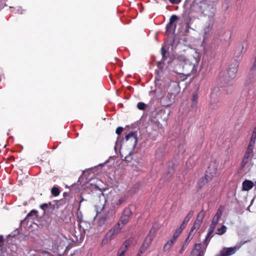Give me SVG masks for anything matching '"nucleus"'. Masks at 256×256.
<instances>
[{
  "instance_id": "53",
  "label": "nucleus",
  "mask_w": 256,
  "mask_h": 256,
  "mask_svg": "<svg viewBox=\"0 0 256 256\" xmlns=\"http://www.w3.org/2000/svg\"><path fill=\"white\" fill-rule=\"evenodd\" d=\"M161 114V113H164L165 114L166 113V112L164 110H160L158 112V114Z\"/></svg>"
},
{
  "instance_id": "22",
  "label": "nucleus",
  "mask_w": 256,
  "mask_h": 256,
  "mask_svg": "<svg viewBox=\"0 0 256 256\" xmlns=\"http://www.w3.org/2000/svg\"><path fill=\"white\" fill-rule=\"evenodd\" d=\"M198 100V94L196 93L192 94V108H196V106Z\"/></svg>"
},
{
  "instance_id": "56",
  "label": "nucleus",
  "mask_w": 256,
  "mask_h": 256,
  "mask_svg": "<svg viewBox=\"0 0 256 256\" xmlns=\"http://www.w3.org/2000/svg\"><path fill=\"white\" fill-rule=\"evenodd\" d=\"M172 172H173L172 169H171V170H169V172H168V174H172Z\"/></svg>"
},
{
  "instance_id": "26",
  "label": "nucleus",
  "mask_w": 256,
  "mask_h": 256,
  "mask_svg": "<svg viewBox=\"0 0 256 256\" xmlns=\"http://www.w3.org/2000/svg\"><path fill=\"white\" fill-rule=\"evenodd\" d=\"M253 149L252 148L248 147L247 150L244 156L248 158H252L253 156Z\"/></svg>"
},
{
  "instance_id": "42",
  "label": "nucleus",
  "mask_w": 256,
  "mask_h": 256,
  "mask_svg": "<svg viewBox=\"0 0 256 256\" xmlns=\"http://www.w3.org/2000/svg\"><path fill=\"white\" fill-rule=\"evenodd\" d=\"M254 144H255V142L250 140L248 147L254 148Z\"/></svg>"
},
{
  "instance_id": "15",
  "label": "nucleus",
  "mask_w": 256,
  "mask_h": 256,
  "mask_svg": "<svg viewBox=\"0 0 256 256\" xmlns=\"http://www.w3.org/2000/svg\"><path fill=\"white\" fill-rule=\"evenodd\" d=\"M192 231L190 230L188 236V238L185 240L184 243L182 244V247L179 250V253L180 254H182L184 252V251L185 250V249L187 247L190 240L192 238L194 234H195V233H193L192 234Z\"/></svg>"
},
{
  "instance_id": "10",
  "label": "nucleus",
  "mask_w": 256,
  "mask_h": 256,
  "mask_svg": "<svg viewBox=\"0 0 256 256\" xmlns=\"http://www.w3.org/2000/svg\"><path fill=\"white\" fill-rule=\"evenodd\" d=\"M216 172V168L212 170V172H211V166H210L208 168V170L206 171L204 176L198 182L199 186L202 187V185L210 181L213 178Z\"/></svg>"
},
{
  "instance_id": "45",
  "label": "nucleus",
  "mask_w": 256,
  "mask_h": 256,
  "mask_svg": "<svg viewBox=\"0 0 256 256\" xmlns=\"http://www.w3.org/2000/svg\"><path fill=\"white\" fill-rule=\"evenodd\" d=\"M168 0L172 4H178L181 1V0Z\"/></svg>"
},
{
  "instance_id": "44",
  "label": "nucleus",
  "mask_w": 256,
  "mask_h": 256,
  "mask_svg": "<svg viewBox=\"0 0 256 256\" xmlns=\"http://www.w3.org/2000/svg\"><path fill=\"white\" fill-rule=\"evenodd\" d=\"M256 132H254L252 135L250 140H253L254 142H256Z\"/></svg>"
},
{
  "instance_id": "28",
  "label": "nucleus",
  "mask_w": 256,
  "mask_h": 256,
  "mask_svg": "<svg viewBox=\"0 0 256 256\" xmlns=\"http://www.w3.org/2000/svg\"><path fill=\"white\" fill-rule=\"evenodd\" d=\"M162 100L163 102H164L166 101V103L164 104L165 106H170L172 104V101L171 100L168 98V96H164V97H162Z\"/></svg>"
},
{
  "instance_id": "37",
  "label": "nucleus",
  "mask_w": 256,
  "mask_h": 256,
  "mask_svg": "<svg viewBox=\"0 0 256 256\" xmlns=\"http://www.w3.org/2000/svg\"><path fill=\"white\" fill-rule=\"evenodd\" d=\"M148 248V246H146L145 244H143L140 249L139 252L142 254Z\"/></svg>"
},
{
  "instance_id": "16",
  "label": "nucleus",
  "mask_w": 256,
  "mask_h": 256,
  "mask_svg": "<svg viewBox=\"0 0 256 256\" xmlns=\"http://www.w3.org/2000/svg\"><path fill=\"white\" fill-rule=\"evenodd\" d=\"M218 98H215V96L214 94H212L210 96V108L212 110H215L217 108L218 106Z\"/></svg>"
},
{
  "instance_id": "57",
  "label": "nucleus",
  "mask_w": 256,
  "mask_h": 256,
  "mask_svg": "<svg viewBox=\"0 0 256 256\" xmlns=\"http://www.w3.org/2000/svg\"><path fill=\"white\" fill-rule=\"evenodd\" d=\"M142 254L140 253L139 252H138V254H136V256H142Z\"/></svg>"
},
{
  "instance_id": "13",
  "label": "nucleus",
  "mask_w": 256,
  "mask_h": 256,
  "mask_svg": "<svg viewBox=\"0 0 256 256\" xmlns=\"http://www.w3.org/2000/svg\"><path fill=\"white\" fill-rule=\"evenodd\" d=\"M217 224L211 222L208 229V234L204 238L206 246H207L210 239L214 236L213 233L216 229Z\"/></svg>"
},
{
  "instance_id": "8",
  "label": "nucleus",
  "mask_w": 256,
  "mask_h": 256,
  "mask_svg": "<svg viewBox=\"0 0 256 256\" xmlns=\"http://www.w3.org/2000/svg\"><path fill=\"white\" fill-rule=\"evenodd\" d=\"M248 242H250V240L241 242L239 244H237L234 247L224 248L220 252L218 255L220 256H230L234 254L242 246L244 245Z\"/></svg>"
},
{
  "instance_id": "39",
  "label": "nucleus",
  "mask_w": 256,
  "mask_h": 256,
  "mask_svg": "<svg viewBox=\"0 0 256 256\" xmlns=\"http://www.w3.org/2000/svg\"><path fill=\"white\" fill-rule=\"evenodd\" d=\"M185 26H186V30H185L186 32H188L189 30L192 28L190 26L189 21H186L185 22Z\"/></svg>"
},
{
  "instance_id": "38",
  "label": "nucleus",
  "mask_w": 256,
  "mask_h": 256,
  "mask_svg": "<svg viewBox=\"0 0 256 256\" xmlns=\"http://www.w3.org/2000/svg\"><path fill=\"white\" fill-rule=\"evenodd\" d=\"M250 158L246 156H244V158L242 160V166L244 167L246 165V164L248 162V159Z\"/></svg>"
},
{
  "instance_id": "34",
  "label": "nucleus",
  "mask_w": 256,
  "mask_h": 256,
  "mask_svg": "<svg viewBox=\"0 0 256 256\" xmlns=\"http://www.w3.org/2000/svg\"><path fill=\"white\" fill-rule=\"evenodd\" d=\"M184 230L183 228H182L181 226L179 228L177 229L173 234V236L176 238L179 236V235L181 234L182 230Z\"/></svg>"
},
{
  "instance_id": "5",
  "label": "nucleus",
  "mask_w": 256,
  "mask_h": 256,
  "mask_svg": "<svg viewBox=\"0 0 256 256\" xmlns=\"http://www.w3.org/2000/svg\"><path fill=\"white\" fill-rule=\"evenodd\" d=\"M68 243V240L62 235L56 238L52 245V248L60 254H63L66 251Z\"/></svg>"
},
{
  "instance_id": "19",
  "label": "nucleus",
  "mask_w": 256,
  "mask_h": 256,
  "mask_svg": "<svg viewBox=\"0 0 256 256\" xmlns=\"http://www.w3.org/2000/svg\"><path fill=\"white\" fill-rule=\"evenodd\" d=\"M254 186V183L251 180H246L242 182L243 190L248 191L252 189Z\"/></svg>"
},
{
  "instance_id": "6",
  "label": "nucleus",
  "mask_w": 256,
  "mask_h": 256,
  "mask_svg": "<svg viewBox=\"0 0 256 256\" xmlns=\"http://www.w3.org/2000/svg\"><path fill=\"white\" fill-rule=\"evenodd\" d=\"M214 24V22H206L204 24L200 30V35L202 38L203 42H206L212 36Z\"/></svg>"
},
{
  "instance_id": "29",
  "label": "nucleus",
  "mask_w": 256,
  "mask_h": 256,
  "mask_svg": "<svg viewBox=\"0 0 256 256\" xmlns=\"http://www.w3.org/2000/svg\"><path fill=\"white\" fill-rule=\"evenodd\" d=\"M152 236H148L144 240V244H145L146 246H148V247L152 243Z\"/></svg>"
},
{
  "instance_id": "36",
  "label": "nucleus",
  "mask_w": 256,
  "mask_h": 256,
  "mask_svg": "<svg viewBox=\"0 0 256 256\" xmlns=\"http://www.w3.org/2000/svg\"><path fill=\"white\" fill-rule=\"evenodd\" d=\"M178 17L175 14L172 15L170 18L169 22H170V24H173V23L174 22L178 20Z\"/></svg>"
},
{
  "instance_id": "21",
  "label": "nucleus",
  "mask_w": 256,
  "mask_h": 256,
  "mask_svg": "<svg viewBox=\"0 0 256 256\" xmlns=\"http://www.w3.org/2000/svg\"><path fill=\"white\" fill-rule=\"evenodd\" d=\"M128 220H129V218L122 215V216L118 223H120V224H122V226H124L127 224Z\"/></svg>"
},
{
  "instance_id": "14",
  "label": "nucleus",
  "mask_w": 256,
  "mask_h": 256,
  "mask_svg": "<svg viewBox=\"0 0 256 256\" xmlns=\"http://www.w3.org/2000/svg\"><path fill=\"white\" fill-rule=\"evenodd\" d=\"M128 199V196L126 194L121 196L118 199L116 200L112 204V208H114L116 206H120L125 202Z\"/></svg>"
},
{
  "instance_id": "24",
  "label": "nucleus",
  "mask_w": 256,
  "mask_h": 256,
  "mask_svg": "<svg viewBox=\"0 0 256 256\" xmlns=\"http://www.w3.org/2000/svg\"><path fill=\"white\" fill-rule=\"evenodd\" d=\"M132 214V212L130 209L129 208H126L124 210L122 215L130 218Z\"/></svg>"
},
{
  "instance_id": "46",
  "label": "nucleus",
  "mask_w": 256,
  "mask_h": 256,
  "mask_svg": "<svg viewBox=\"0 0 256 256\" xmlns=\"http://www.w3.org/2000/svg\"><path fill=\"white\" fill-rule=\"evenodd\" d=\"M252 70H256V58H255V60H254V65H253V66L252 68Z\"/></svg>"
},
{
  "instance_id": "1",
  "label": "nucleus",
  "mask_w": 256,
  "mask_h": 256,
  "mask_svg": "<svg viewBox=\"0 0 256 256\" xmlns=\"http://www.w3.org/2000/svg\"><path fill=\"white\" fill-rule=\"evenodd\" d=\"M194 8L200 10L202 16L206 18V22H215L216 8L214 2L204 1L200 2L199 4H193L190 8L192 11L193 10Z\"/></svg>"
},
{
  "instance_id": "51",
  "label": "nucleus",
  "mask_w": 256,
  "mask_h": 256,
  "mask_svg": "<svg viewBox=\"0 0 256 256\" xmlns=\"http://www.w3.org/2000/svg\"><path fill=\"white\" fill-rule=\"evenodd\" d=\"M84 200H85L82 196H80V206L82 202Z\"/></svg>"
},
{
  "instance_id": "43",
  "label": "nucleus",
  "mask_w": 256,
  "mask_h": 256,
  "mask_svg": "<svg viewBox=\"0 0 256 256\" xmlns=\"http://www.w3.org/2000/svg\"><path fill=\"white\" fill-rule=\"evenodd\" d=\"M48 204H46V203H45V204H41V205L40 206V208L42 210H46V209L48 208Z\"/></svg>"
},
{
  "instance_id": "32",
  "label": "nucleus",
  "mask_w": 256,
  "mask_h": 256,
  "mask_svg": "<svg viewBox=\"0 0 256 256\" xmlns=\"http://www.w3.org/2000/svg\"><path fill=\"white\" fill-rule=\"evenodd\" d=\"M161 54L162 55V60L160 63L164 62L166 60V51L164 47H162L161 48Z\"/></svg>"
},
{
  "instance_id": "12",
  "label": "nucleus",
  "mask_w": 256,
  "mask_h": 256,
  "mask_svg": "<svg viewBox=\"0 0 256 256\" xmlns=\"http://www.w3.org/2000/svg\"><path fill=\"white\" fill-rule=\"evenodd\" d=\"M98 198L101 203L100 204H96L94 206L96 215L100 214L104 210L106 202V200L102 193L100 194Z\"/></svg>"
},
{
  "instance_id": "47",
  "label": "nucleus",
  "mask_w": 256,
  "mask_h": 256,
  "mask_svg": "<svg viewBox=\"0 0 256 256\" xmlns=\"http://www.w3.org/2000/svg\"><path fill=\"white\" fill-rule=\"evenodd\" d=\"M218 220H219L218 219L214 218H213L212 222L218 224Z\"/></svg>"
},
{
  "instance_id": "30",
  "label": "nucleus",
  "mask_w": 256,
  "mask_h": 256,
  "mask_svg": "<svg viewBox=\"0 0 256 256\" xmlns=\"http://www.w3.org/2000/svg\"><path fill=\"white\" fill-rule=\"evenodd\" d=\"M76 215H77V218H78V222L80 224V226L81 227L80 224H82L83 222H84L83 221V220H82V213L78 210L77 211V212H76Z\"/></svg>"
},
{
  "instance_id": "17",
  "label": "nucleus",
  "mask_w": 256,
  "mask_h": 256,
  "mask_svg": "<svg viewBox=\"0 0 256 256\" xmlns=\"http://www.w3.org/2000/svg\"><path fill=\"white\" fill-rule=\"evenodd\" d=\"M132 242V240L130 239H128V240H126L123 243L122 246L120 248L118 252H120L121 254H124L125 252H126V250H127V248H128V246L131 244Z\"/></svg>"
},
{
  "instance_id": "20",
  "label": "nucleus",
  "mask_w": 256,
  "mask_h": 256,
  "mask_svg": "<svg viewBox=\"0 0 256 256\" xmlns=\"http://www.w3.org/2000/svg\"><path fill=\"white\" fill-rule=\"evenodd\" d=\"M203 242L204 244V248L203 250H202L200 251H198V248L200 247L201 244H196L195 245V250H193L192 252L194 253L195 251H197L198 252L197 256H204V252H205L206 246V243H205L204 240Z\"/></svg>"
},
{
  "instance_id": "27",
  "label": "nucleus",
  "mask_w": 256,
  "mask_h": 256,
  "mask_svg": "<svg viewBox=\"0 0 256 256\" xmlns=\"http://www.w3.org/2000/svg\"><path fill=\"white\" fill-rule=\"evenodd\" d=\"M222 212H223L222 208L221 207L219 208H218V210H217V212H216V214H215V215L214 216V218L220 220L222 216Z\"/></svg>"
},
{
  "instance_id": "48",
  "label": "nucleus",
  "mask_w": 256,
  "mask_h": 256,
  "mask_svg": "<svg viewBox=\"0 0 256 256\" xmlns=\"http://www.w3.org/2000/svg\"><path fill=\"white\" fill-rule=\"evenodd\" d=\"M176 238H174L172 236V238L170 240H169L172 241V244H174V242H176Z\"/></svg>"
},
{
  "instance_id": "35",
  "label": "nucleus",
  "mask_w": 256,
  "mask_h": 256,
  "mask_svg": "<svg viewBox=\"0 0 256 256\" xmlns=\"http://www.w3.org/2000/svg\"><path fill=\"white\" fill-rule=\"evenodd\" d=\"M146 107V104L142 102H139L137 104V108L138 109L140 110H145Z\"/></svg>"
},
{
  "instance_id": "9",
  "label": "nucleus",
  "mask_w": 256,
  "mask_h": 256,
  "mask_svg": "<svg viewBox=\"0 0 256 256\" xmlns=\"http://www.w3.org/2000/svg\"><path fill=\"white\" fill-rule=\"evenodd\" d=\"M122 228V226H120V223H117L106 234L104 242H108L114 236L120 232Z\"/></svg>"
},
{
  "instance_id": "55",
  "label": "nucleus",
  "mask_w": 256,
  "mask_h": 256,
  "mask_svg": "<svg viewBox=\"0 0 256 256\" xmlns=\"http://www.w3.org/2000/svg\"><path fill=\"white\" fill-rule=\"evenodd\" d=\"M168 114H167V116L166 117H164L163 119L164 121V122H166V119H167V117H168Z\"/></svg>"
},
{
  "instance_id": "49",
  "label": "nucleus",
  "mask_w": 256,
  "mask_h": 256,
  "mask_svg": "<svg viewBox=\"0 0 256 256\" xmlns=\"http://www.w3.org/2000/svg\"><path fill=\"white\" fill-rule=\"evenodd\" d=\"M176 238H174L172 236V238L170 240H169L172 241V244H174V242H176Z\"/></svg>"
},
{
  "instance_id": "52",
  "label": "nucleus",
  "mask_w": 256,
  "mask_h": 256,
  "mask_svg": "<svg viewBox=\"0 0 256 256\" xmlns=\"http://www.w3.org/2000/svg\"><path fill=\"white\" fill-rule=\"evenodd\" d=\"M17 12L18 14H22V10H20L19 8L17 10Z\"/></svg>"
},
{
  "instance_id": "18",
  "label": "nucleus",
  "mask_w": 256,
  "mask_h": 256,
  "mask_svg": "<svg viewBox=\"0 0 256 256\" xmlns=\"http://www.w3.org/2000/svg\"><path fill=\"white\" fill-rule=\"evenodd\" d=\"M194 214V212L193 210H190L188 214L186 215V216L184 218L183 222L182 224L180 225V226L182 227V228H183L184 229L186 227V225L187 224L188 222L192 218Z\"/></svg>"
},
{
  "instance_id": "31",
  "label": "nucleus",
  "mask_w": 256,
  "mask_h": 256,
  "mask_svg": "<svg viewBox=\"0 0 256 256\" xmlns=\"http://www.w3.org/2000/svg\"><path fill=\"white\" fill-rule=\"evenodd\" d=\"M172 24H170V22H168L166 26V31L167 32H170L172 30L173 31L175 30V29L176 28V24H174V28L172 29Z\"/></svg>"
},
{
  "instance_id": "11",
  "label": "nucleus",
  "mask_w": 256,
  "mask_h": 256,
  "mask_svg": "<svg viewBox=\"0 0 256 256\" xmlns=\"http://www.w3.org/2000/svg\"><path fill=\"white\" fill-rule=\"evenodd\" d=\"M204 216L205 212L204 210H202L197 216L196 220H195L193 226L191 228L190 230L192 231V234L196 233L197 230L200 228Z\"/></svg>"
},
{
  "instance_id": "54",
  "label": "nucleus",
  "mask_w": 256,
  "mask_h": 256,
  "mask_svg": "<svg viewBox=\"0 0 256 256\" xmlns=\"http://www.w3.org/2000/svg\"><path fill=\"white\" fill-rule=\"evenodd\" d=\"M118 256H124V254L118 252Z\"/></svg>"
},
{
  "instance_id": "25",
  "label": "nucleus",
  "mask_w": 256,
  "mask_h": 256,
  "mask_svg": "<svg viewBox=\"0 0 256 256\" xmlns=\"http://www.w3.org/2000/svg\"><path fill=\"white\" fill-rule=\"evenodd\" d=\"M173 244L172 241L168 240L166 244L164 246L163 250L164 252H168V251L171 247L172 246Z\"/></svg>"
},
{
  "instance_id": "7",
  "label": "nucleus",
  "mask_w": 256,
  "mask_h": 256,
  "mask_svg": "<svg viewBox=\"0 0 256 256\" xmlns=\"http://www.w3.org/2000/svg\"><path fill=\"white\" fill-rule=\"evenodd\" d=\"M124 140L128 142H132V150L129 152L128 154L124 158L126 161L129 162L132 159L131 156L133 154L132 151L135 148L138 142L137 134L136 132H131L128 134L126 136Z\"/></svg>"
},
{
  "instance_id": "50",
  "label": "nucleus",
  "mask_w": 256,
  "mask_h": 256,
  "mask_svg": "<svg viewBox=\"0 0 256 256\" xmlns=\"http://www.w3.org/2000/svg\"><path fill=\"white\" fill-rule=\"evenodd\" d=\"M12 252H15L16 250V246L14 245V246H12Z\"/></svg>"
},
{
  "instance_id": "41",
  "label": "nucleus",
  "mask_w": 256,
  "mask_h": 256,
  "mask_svg": "<svg viewBox=\"0 0 256 256\" xmlns=\"http://www.w3.org/2000/svg\"><path fill=\"white\" fill-rule=\"evenodd\" d=\"M123 130V128L122 127H121V126H119L118 127L116 130V134H118V135H120V134L122 133V131Z\"/></svg>"
},
{
  "instance_id": "23",
  "label": "nucleus",
  "mask_w": 256,
  "mask_h": 256,
  "mask_svg": "<svg viewBox=\"0 0 256 256\" xmlns=\"http://www.w3.org/2000/svg\"><path fill=\"white\" fill-rule=\"evenodd\" d=\"M226 229H227L226 226L223 225L220 228H218L217 230V231L215 234H218V235H222L226 232Z\"/></svg>"
},
{
  "instance_id": "2",
  "label": "nucleus",
  "mask_w": 256,
  "mask_h": 256,
  "mask_svg": "<svg viewBox=\"0 0 256 256\" xmlns=\"http://www.w3.org/2000/svg\"><path fill=\"white\" fill-rule=\"evenodd\" d=\"M237 70V66L235 64L233 67L230 66L226 72H220L218 81L220 86L226 87L232 85V80L236 76Z\"/></svg>"
},
{
  "instance_id": "58",
  "label": "nucleus",
  "mask_w": 256,
  "mask_h": 256,
  "mask_svg": "<svg viewBox=\"0 0 256 256\" xmlns=\"http://www.w3.org/2000/svg\"><path fill=\"white\" fill-rule=\"evenodd\" d=\"M216 256H220L218 254L216 255Z\"/></svg>"
},
{
  "instance_id": "4",
  "label": "nucleus",
  "mask_w": 256,
  "mask_h": 256,
  "mask_svg": "<svg viewBox=\"0 0 256 256\" xmlns=\"http://www.w3.org/2000/svg\"><path fill=\"white\" fill-rule=\"evenodd\" d=\"M115 211L114 208H110L104 210L99 217L98 226L106 228V224L112 222L114 219Z\"/></svg>"
},
{
  "instance_id": "33",
  "label": "nucleus",
  "mask_w": 256,
  "mask_h": 256,
  "mask_svg": "<svg viewBox=\"0 0 256 256\" xmlns=\"http://www.w3.org/2000/svg\"><path fill=\"white\" fill-rule=\"evenodd\" d=\"M52 194L55 196H56L60 194V190L58 188L54 187L51 190Z\"/></svg>"
},
{
  "instance_id": "40",
  "label": "nucleus",
  "mask_w": 256,
  "mask_h": 256,
  "mask_svg": "<svg viewBox=\"0 0 256 256\" xmlns=\"http://www.w3.org/2000/svg\"><path fill=\"white\" fill-rule=\"evenodd\" d=\"M37 213V211L36 210H31L27 215L28 216H36Z\"/></svg>"
},
{
  "instance_id": "3",
  "label": "nucleus",
  "mask_w": 256,
  "mask_h": 256,
  "mask_svg": "<svg viewBox=\"0 0 256 256\" xmlns=\"http://www.w3.org/2000/svg\"><path fill=\"white\" fill-rule=\"evenodd\" d=\"M180 60H182V62L180 64L176 66V69L178 66H182V71L178 72L188 75L194 70L196 66H198L199 60L193 56L189 58H180Z\"/></svg>"
}]
</instances>
